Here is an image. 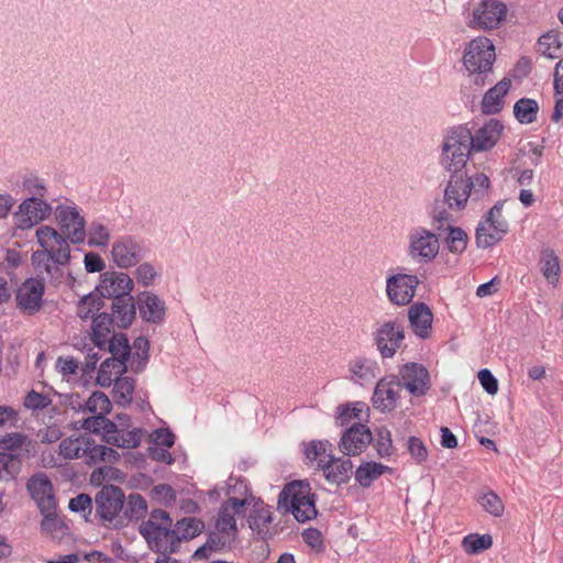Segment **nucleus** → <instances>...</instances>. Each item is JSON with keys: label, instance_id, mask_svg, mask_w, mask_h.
<instances>
[{"label": "nucleus", "instance_id": "16", "mask_svg": "<svg viewBox=\"0 0 563 563\" xmlns=\"http://www.w3.org/2000/svg\"><path fill=\"white\" fill-rule=\"evenodd\" d=\"M438 235L424 228H418L410 235L409 254L421 263L432 262L439 253Z\"/></svg>", "mask_w": 563, "mask_h": 563}, {"label": "nucleus", "instance_id": "36", "mask_svg": "<svg viewBox=\"0 0 563 563\" xmlns=\"http://www.w3.org/2000/svg\"><path fill=\"white\" fill-rule=\"evenodd\" d=\"M111 409L112 402L109 397L99 390L93 391L85 404H79V411H88L93 415L107 416Z\"/></svg>", "mask_w": 563, "mask_h": 563}, {"label": "nucleus", "instance_id": "59", "mask_svg": "<svg viewBox=\"0 0 563 563\" xmlns=\"http://www.w3.org/2000/svg\"><path fill=\"white\" fill-rule=\"evenodd\" d=\"M31 261L36 271L43 268L47 274H52V255L49 249L33 252Z\"/></svg>", "mask_w": 563, "mask_h": 563}, {"label": "nucleus", "instance_id": "53", "mask_svg": "<svg viewBox=\"0 0 563 563\" xmlns=\"http://www.w3.org/2000/svg\"><path fill=\"white\" fill-rule=\"evenodd\" d=\"M332 444L328 440H312L305 448V456L309 461H316L318 456L331 453Z\"/></svg>", "mask_w": 563, "mask_h": 563}, {"label": "nucleus", "instance_id": "58", "mask_svg": "<svg viewBox=\"0 0 563 563\" xmlns=\"http://www.w3.org/2000/svg\"><path fill=\"white\" fill-rule=\"evenodd\" d=\"M152 497L162 500L165 506H170L176 500V492L168 484L155 485L151 490Z\"/></svg>", "mask_w": 563, "mask_h": 563}, {"label": "nucleus", "instance_id": "21", "mask_svg": "<svg viewBox=\"0 0 563 563\" xmlns=\"http://www.w3.org/2000/svg\"><path fill=\"white\" fill-rule=\"evenodd\" d=\"M318 467L322 470L329 483L340 486L350 481L353 463L350 459L335 457L332 453H329L327 460L318 462Z\"/></svg>", "mask_w": 563, "mask_h": 563}, {"label": "nucleus", "instance_id": "61", "mask_svg": "<svg viewBox=\"0 0 563 563\" xmlns=\"http://www.w3.org/2000/svg\"><path fill=\"white\" fill-rule=\"evenodd\" d=\"M20 455L14 453L0 452V468L15 476L20 468Z\"/></svg>", "mask_w": 563, "mask_h": 563}, {"label": "nucleus", "instance_id": "38", "mask_svg": "<svg viewBox=\"0 0 563 563\" xmlns=\"http://www.w3.org/2000/svg\"><path fill=\"white\" fill-rule=\"evenodd\" d=\"M351 373L362 382H369L374 379L379 373L377 362L366 358L357 357L350 363Z\"/></svg>", "mask_w": 563, "mask_h": 563}, {"label": "nucleus", "instance_id": "20", "mask_svg": "<svg viewBox=\"0 0 563 563\" xmlns=\"http://www.w3.org/2000/svg\"><path fill=\"white\" fill-rule=\"evenodd\" d=\"M111 255L114 264L120 268L135 266L143 258L141 244L130 235L114 241Z\"/></svg>", "mask_w": 563, "mask_h": 563}, {"label": "nucleus", "instance_id": "34", "mask_svg": "<svg viewBox=\"0 0 563 563\" xmlns=\"http://www.w3.org/2000/svg\"><path fill=\"white\" fill-rule=\"evenodd\" d=\"M206 525L197 517H185L176 521L174 531H178L176 541H189L203 532Z\"/></svg>", "mask_w": 563, "mask_h": 563}, {"label": "nucleus", "instance_id": "64", "mask_svg": "<svg viewBox=\"0 0 563 563\" xmlns=\"http://www.w3.org/2000/svg\"><path fill=\"white\" fill-rule=\"evenodd\" d=\"M68 508L73 512H84L88 510V514H90L92 510V499L88 494H78L69 500Z\"/></svg>", "mask_w": 563, "mask_h": 563}, {"label": "nucleus", "instance_id": "28", "mask_svg": "<svg viewBox=\"0 0 563 563\" xmlns=\"http://www.w3.org/2000/svg\"><path fill=\"white\" fill-rule=\"evenodd\" d=\"M173 520L169 514L163 509H153L150 512V519L143 521L139 527L140 534L146 540L147 544L154 543L156 547V540H158L155 534L157 531L154 529L155 527H169L172 528Z\"/></svg>", "mask_w": 563, "mask_h": 563}, {"label": "nucleus", "instance_id": "5", "mask_svg": "<svg viewBox=\"0 0 563 563\" xmlns=\"http://www.w3.org/2000/svg\"><path fill=\"white\" fill-rule=\"evenodd\" d=\"M505 200H498L487 212L486 223H488L492 231L479 222L476 232L475 241L479 249H488L500 242L504 235L508 232V222L501 218V210Z\"/></svg>", "mask_w": 563, "mask_h": 563}, {"label": "nucleus", "instance_id": "35", "mask_svg": "<svg viewBox=\"0 0 563 563\" xmlns=\"http://www.w3.org/2000/svg\"><path fill=\"white\" fill-rule=\"evenodd\" d=\"M541 272L545 279L555 285L559 280V275L561 272L560 260L556 256L554 250L550 247H545L541 250L540 257Z\"/></svg>", "mask_w": 563, "mask_h": 563}, {"label": "nucleus", "instance_id": "57", "mask_svg": "<svg viewBox=\"0 0 563 563\" xmlns=\"http://www.w3.org/2000/svg\"><path fill=\"white\" fill-rule=\"evenodd\" d=\"M113 325H115V319L111 313L103 311L92 317L91 331L99 330V332L110 334Z\"/></svg>", "mask_w": 563, "mask_h": 563}, {"label": "nucleus", "instance_id": "37", "mask_svg": "<svg viewBox=\"0 0 563 563\" xmlns=\"http://www.w3.org/2000/svg\"><path fill=\"white\" fill-rule=\"evenodd\" d=\"M374 440L372 441L378 457H389L395 453V446L391 439V432L386 426H380L374 430Z\"/></svg>", "mask_w": 563, "mask_h": 563}, {"label": "nucleus", "instance_id": "56", "mask_svg": "<svg viewBox=\"0 0 563 563\" xmlns=\"http://www.w3.org/2000/svg\"><path fill=\"white\" fill-rule=\"evenodd\" d=\"M52 404V399L48 395L31 390L24 398V407L32 410H42L47 408Z\"/></svg>", "mask_w": 563, "mask_h": 563}, {"label": "nucleus", "instance_id": "51", "mask_svg": "<svg viewBox=\"0 0 563 563\" xmlns=\"http://www.w3.org/2000/svg\"><path fill=\"white\" fill-rule=\"evenodd\" d=\"M110 234L106 225L93 221L89 229L88 244L90 246H106L109 243Z\"/></svg>", "mask_w": 563, "mask_h": 563}, {"label": "nucleus", "instance_id": "19", "mask_svg": "<svg viewBox=\"0 0 563 563\" xmlns=\"http://www.w3.org/2000/svg\"><path fill=\"white\" fill-rule=\"evenodd\" d=\"M26 489L40 510H49L56 506L54 488L45 473H36L26 482Z\"/></svg>", "mask_w": 563, "mask_h": 563}, {"label": "nucleus", "instance_id": "22", "mask_svg": "<svg viewBox=\"0 0 563 563\" xmlns=\"http://www.w3.org/2000/svg\"><path fill=\"white\" fill-rule=\"evenodd\" d=\"M136 306L141 318L148 323L161 324L165 321L166 305L156 294L141 291L137 295Z\"/></svg>", "mask_w": 563, "mask_h": 563}, {"label": "nucleus", "instance_id": "44", "mask_svg": "<svg viewBox=\"0 0 563 563\" xmlns=\"http://www.w3.org/2000/svg\"><path fill=\"white\" fill-rule=\"evenodd\" d=\"M462 545L466 553L478 554L488 550L493 545V538L488 533H471L464 537Z\"/></svg>", "mask_w": 563, "mask_h": 563}, {"label": "nucleus", "instance_id": "47", "mask_svg": "<svg viewBox=\"0 0 563 563\" xmlns=\"http://www.w3.org/2000/svg\"><path fill=\"white\" fill-rule=\"evenodd\" d=\"M478 501L485 511L495 517H500L504 514V503L500 497L493 490L483 493L479 496Z\"/></svg>", "mask_w": 563, "mask_h": 563}, {"label": "nucleus", "instance_id": "4", "mask_svg": "<svg viewBox=\"0 0 563 563\" xmlns=\"http://www.w3.org/2000/svg\"><path fill=\"white\" fill-rule=\"evenodd\" d=\"M495 59V47L488 37L478 36L468 43L463 55V64L473 77L475 86H485L488 76L493 73Z\"/></svg>", "mask_w": 563, "mask_h": 563}, {"label": "nucleus", "instance_id": "39", "mask_svg": "<svg viewBox=\"0 0 563 563\" xmlns=\"http://www.w3.org/2000/svg\"><path fill=\"white\" fill-rule=\"evenodd\" d=\"M539 104L534 99L521 98L514 106V115L521 124H530L537 120Z\"/></svg>", "mask_w": 563, "mask_h": 563}, {"label": "nucleus", "instance_id": "25", "mask_svg": "<svg viewBox=\"0 0 563 563\" xmlns=\"http://www.w3.org/2000/svg\"><path fill=\"white\" fill-rule=\"evenodd\" d=\"M409 323L421 339H428L431 335L433 313L424 302H416L408 309Z\"/></svg>", "mask_w": 563, "mask_h": 563}, {"label": "nucleus", "instance_id": "29", "mask_svg": "<svg viewBox=\"0 0 563 563\" xmlns=\"http://www.w3.org/2000/svg\"><path fill=\"white\" fill-rule=\"evenodd\" d=\"M272 520L273 515L269 508L256 503L249 515L247 523L252 531L256 532L261 539L266 540L272 537L268 528Z\"/></svg>", "mask_w": 563, "mask_h": 563}, {"label": "nucleus", "instance_id": "33", "mask_svg": "<svg viewBox=\"0 0 563 563\" xmlns=\"http://www.w3.org/2000/svg\"><path fill=\"white\" fill-rule=\"evenodd\" d=\"M113 372L117 376L124 375L128 372V363L117 356L106 358L99 367L97 384L103 388L110 387L114 382V378H112Z\"/></svg>", "mask_w": 563, "mask_h": 563}, {"label": "nucleus", "instance_id": "31", "mask_svg": "<svg viewBox=\"0 0 563 563\" xmlns=\"http://www.w3.org/2000/svg\"><path fill=\"white\" fill-rule=\"evenodd\" d=\"M43 516L41 530L49 534L53 539L62 540L69 534V527L57 515V505L49 510H40Z\"/></svg>", "mask_w": 563, "mask_h": 563}, {"label": "nucleus", "instance_id": "50", "mask_svg": "<svg viewBox=\"0 0 563 563\" xmlns=\"http://www.w3.org/2000/svg\"><path fill=\"white\" fill-rule=\"evenodd\" d=\"M29 438L22 432L7 433L0 439V449L7 453H13L15 450L22 448Z\"/></svg>", "mask_w": 563, "mask_h": 563}, {"label": "nucleus", "instance_id": "60", "mask_svg": "<svg viewBox=\"0 0 563 563\" xmlns=\"http://www.w3.org/2000/svg\"><path fill=\"white\" fill-rule=\"evenodd\" d=\"M106 478L120 479L122 478L120 470L112 466H101L91 473V483L101 485Z\"/></svg>", "mask_w": 563, "mask_h": 563}, {"label": "nucleus", "instance_id": "32", "mask_svg": "<svg viewBox=\"0 0 563 563\" xmlns=\"http://www.w3.org/2000/svg\"><path fill=\"white\" fill-rule=\"evenodd\" d=\"M113 384V399L121 408H129L133 401L136 380L130 376H117Z\"/></svg>", "mask_w": 563, "mask_h": 563}, {"label": "nucleus", "instance_id": "17", "mask_svg": "<svg viewBox=\"0 0 563 563\" xmlns=\"http://www.w3.org/2000/svg\"><path fill=\"white\" fill-rule=\"evenodd\" d=\"M133 288L134 282L126 273L107 271L100 274L96 291L109 299L114 296H119L120 294L131 295Z\"/></svg>", "mask_w": 563, "mask_h": 563}, {"label": "nucleus", "instance_id": "62", "mask_svg": "<svg viewBox=\"0 0 563 563\" xmlns=\"http://www.w3.org/2000/svg\"><path fill=\"white\" fill-rule=\"evenodd\" d=\"M136 279L144 287H148L153 284L157 273L151 263H142L135 271Z\"/></svg>", "mask_w": 563, "mask_h": 563}, {"label": "nucleus", "instance_id": "52", "mask_svg": "<svg viewBox=\"0 0 563 563\" xmlns=\"http://www.w3.org/2000/svg\"><path fill=\"white\" fill-rule=\"evenodd\" d=\"M80 448V440L76 438H66L59 443V453L66 460H75L84 456Z\"/></svg>", "mask_w": 563, "mask_h": 563}, {"label": "nucleus", "instance_id": "48", "mask_svg": "<svg viewBox=\"0 0 563 563\" xmlns=\"http://www.w3.org/2000/svg\"><path fill=\"white\" fill-rule=\"evenodd\" d=\"M407 451L417 464H423L429 459V451L422 439L411 435L407 440Z\"/></svg>", "mask_w": 563, "mask_h": 563}, {"label": "nucleus", "instance_id": "9", "mask_svg": "<svg viewBox=\"0 0 563 563\" xmlns=\"http://www.w3.org/2000/svg\"><path fill=\"white\" fill-rule=\"evenodd\" d=\"M401 388H406L410 395L424 396L431 388L430 374L427 367L417 362H409L399 367L397 375Z\"/></svg>", "mask_w": 563, "mask_h": 563}, {"label": "nucleus", "instance_id": "1", "mask_svg": "<svg viewBox=\"0 0 563 563\" xmlns=\"http://www.w3.org/2000/svg\"><path fill=\"white\" fill-rule=\"evenodd\" d=\"M490 179L484 173L450 175L444 189V202L452 210H463L467 200L479 201L488 196Z\"/></svg>", "mask_w": 563, "mask_h": 563}, {"label": "nucleus", "instance_id": "26", "mask_svg": "<svg viewBox=\"0 0 563 563\" xmlns=\"http://www.w3.org/2000/svg\"><path fill=\"white\" fill-rule=\"evenodd\" d=\"M511 87L509 78H503L494 87L489 88L483 96L481 102L482 113L490 115L499 113L505 104V96Z\"/></svg>", "mask_w": 563, "mask_h": 563}, {"label": "nucleus", "instance_id": "8", "mask_svg": "<svg viewBox=\"0 0 563 563\" xmlns=\"http://www.w3.org/2000/svg\"><path fill=\"white\" fill-rule=\"evenodd\" d=\"M401 383L395 374L382 377L375 386L372 405L382 413L391 412L397 408L400 398Z\"/></svg>", "mask_w": 563, "mask_h": 563}, {"label": "nucleus", "instance_id": "14", "mask_svg": "<svg viewBox=\"0 0 563 563\" xmlns=\"http://www.w3.org/2000/svg\"><path fill=\"white\" fill-rule=\"evenodd\" d=\"M404 339V328L395 320L384 322L374 334L375 344L383 358L393 357Z\"/></svg>", "mask_w": 563, "mask_h": 563}, {"label": "nucleus", "instance_id": "6", "mask_svg": "<svg viewBox=\"0 0 563 563\" xmlns=\"http://www.w3.org/2000/svg\"><path fill=\"white\" fill-rule=\"evenodd\" d=\"M419 284L417 275L393 274L386 279L387 298L395 306H407L412 301Z\"/></svg>", "mask_w": 563, "mask_h": 563}, {"label": "nucleus", "instance_id": "46", "mask_svg": "<svg viewBox=\"0 0 563 563\" xmlns=\"http://www.w3.org/2000/svg\"><path fill=\"white\" fill-rule=\"evenodd\" d=\"M378 472L376 462H363L355 471V481L363 488H368L374 481L380 477Z\"/></svg>", "mask_w": 563, "mask_h": 563}, {"label": "nucleus", "instance_id": "54", "mask_svg": "<svg viewBox=\"0 0 563 563\" xmlns=\"http://www.w3.org/2000/svg\"><path fill=\"white\" fill-rule=\"evenodd\" d=\"M37 243L44 249H48L49 241L54 240L56 244L64 243V235L58 233L49 225H42L36 230Z\"/></svg>", "mask_w": 563, "mask_h": 563}, {"label": "nucleus", "instance_id": "23", "mask_svg": "<svg viewBox=\"0 0 563 563\" xmlns=\"http://www.w3.org/2000/svg\"><path fill=\"white\" fill-rule=\"evenodd\" d=\"M111 316L115 319V325L120 329H128L131 327L136 316V302L132 295L120 294L110 298Z\"/></svg>", "mask_w": 563, "mask_h": 563}, {"label": "nucleus", "instance_id": "3", "mask_svg": "<svg viewBox=\"0 0 563 563\" xmlns=\"http://www.w3.org/2000/svg\"><path fill=\"white\" fill-rule=\"evenodd\" d=\"M316 501L317 496L308 482L292 481L284 486L277 504L278 509L292 514L298 522L303 523L317 517Z\"/></svg>", "mask_w": 563, "mask_h": 563}, {"label": "nucleus", "instance_id": "7", "mask_svg": "<svg viewBox=\"0 0 563 563\" xmlns=\"http://www.w3.org/2000/svg\"><path fill=\"white\" fill-rule=\"evenodd\" d=\"M52 213V206L44 199L31 196L19 205V210L13 218L21 230H29L38 224Z\"/></svg>", "mask_w": 563, "mask_h": 563}, {"label": "nucleus", "instance_id": "55", "mask_svg": "<svg viewBox=\"0 0 563 563\" xmlns=\"http://www.w3.org/2000/svg\"><path fill=\"white\" fill-rule=\"evenodd\" d=\"M121 432L122 429L119 423L108 419L107 416H103V422L101 424V437L103 442L114 446V444H118V437Z\"/></svg>", "mask_w": 563, "mask_h": 563}, {"label": "nucleus", "instance_id": "2", "mask_svg": "<svg viewBox=\"0 0 563 563\" xmlns=\"http://www.w3.org/2000/svg\"><path fill=\"white\" fill-rule=\"evenodd\" d=\"M472 153V130L466 124L446 130L441 144L440 164L450 175L463 172Z\"/></svg>", "mask_w": 563, "mask_h": 563}, {"label": "nucleus", "instance_id": "12", "mask_svg": "<svg viewBox=\"0 0 563 563\" xmlns=\"http://www.w3.org/2000/svg\"><path fill=\"white\" fill-rule=\"evenodd\" d=\"M507 7L499 0H482L473 10L471 27L485 31L496 29L505 19Z\"/></svg>", "mask_w": 563, "mask_h": 563}, {"label": "nucleus", "instance_id": "40", "mask_svg": "<svg viewBox=\"0 0 563 563\" xmlns=\"http://www.w3.org/2000/svg\"><path fill=\"white\" fill-rule=\"evenodd\" d=\"M364 409L368 417L369 408L364 402H355L352 407L350 404L340 405L336 408L335 423L340 427H347L354 419L361 422V413Z\"/></svg>", "mask_w": 563, "mask_h": 563}, {"label": "nucleus", "instance_id": "24", "mask_svg": "<svg viewBox=\"0 0 563 563\" xmlns=\"http://www.w3.org/2000/svg\"><path fill=\"white\" fill-rule=\"evenodd\" d=\"M234 540L227 534L214 529H209L206 533V542L199 547L192 554L196 561L208 560L211 553H223L232 549Z\"/></svg>", "mask_w": 563, "mask_h": 563}, {"label": "nucleus", "instance_id": "15", "mask_svg": "<svg viewBox=\"0 0 563 563\" xmlns=\"http://www.w3.org/2000/svg\"><path fill=\"white\" fill-rule=\"evenodd\" d=\"M45 286L43 278H27L16 290L15 301L20 310L34 314L43 306Z\"/></svg>", "mask_w": 563, "mask_h": 563}, {"label": "nucleus", "instance_id": "18", "mask_svg": "<svg viewBox=\"0 0 563 563\" xmlns=\"http://www.w3.org/2000/svg\"><path fill=\"white\" fill-rule=\"evenodd\" d=\"M505 125L496 118L487 120L482 126L472 132L473 152H488L496 146L504 134Z\"/></svg>", "mask_w": 563, "mask_h": 563}, {"label": "nucleus", "instance_id": "41", "mask_svg": "<svg viewBox=\"0 0 563 563\" xmlns=\"http://www.w3.org/2000/svg\"><path fill=\"white\" fill-rule=\"evenodd\" d=\"M448 234L444 238V244L449 252L461 255L467 247L468 235L460 227L448 225Z\"/></svg>", "mask_w": 563, "mask_h": 563}, {"label": "nucleus", "instance_id": "42", "mask_svg": "<svg viewBox=\"0 0 563 563\" xmlns=\"http://www.w3.org/2000/svg\"><path fill=\"white\" fill-rule=\"evenodd\" d=\"M214 530L227 534L235 540L238 536V525L234 515L229 511L228 503H223L218 512V519L214 523Z\"/></svg>", "mask_w": 563, "mask_h": 563}, {"label": "nucleus", "instance_id": "10", "mask_svg": "<svg viewBox=\"0 0 563 563\" xmlns=\"http://www.w3.org/2000/svg\"><path fill=\"white\" fill-rule=\"evenodd\" d=\"M125 495L119 486L104 485L95 497L96 511L102 521L111 522L120 517Z\"/></svg>", "mask_w": 563, "mask_h": 563}, {"label": "nucleus", "instance_id": "11", "mask_svg": "<svg viewBox=\"0 0 563 563\" xmlns=\"http://www.w3.org/2000/svg\"><path fill=\"white\" fill-rule=\"evenodd\" d=\"M56 222L71 243H82L86 238V220L76 207L59 205L55 211Z\"/></svg>", "mask_w": 563, "mask_h": 563}, {"label": "nucleus", "instance_id": "63", "mask_svg": "<svg viewBox=\"0 0 563 563\" xmlns=\"http://www.w3.org/2000/svg\"><path fill=\"white\" fill-rule=\"evenodd\" d=\"M478 380L484 390L489 395H495L498 391V380L488 368H483L478 372Z\"/></svg>", "mask_w": 563, "mask_h": 563}, {"label": "nucleus", "instance_id": "27", "mask_svg": "<svg viewBox=\"0 0 563 563\" xmlns=\"http://www.w3.org/2000/svg\"><path fill=\"white\" fill-rule=\"evenodd\" d=\"M122 515L118 517L114 528L120 529L128 526L129 522L143 519L147 514V503L145 498L137 494L132 493L128 496L126 505H123L121 510Z\"/></svg>", "mask_w": 563, "mask_h": 563}, {"label": "nucleus", "instance_id": "43", "mask_svg": "<svg viewBox=\"0 0 563 563\" xmlns=\"http://www.w3.org/2000/svg\"><path fill=\"white\" fill-rule=\"evenodd\" d=\"M108 351L111 353L112 357L117 356L119 360L128 363L131 357V346L128 335L123 332L113 333L109 340Z\"/></svg>", "mask_w": 563, "mask_h": 563}, {"label": "nucleus", "instance_id": "30", "mask_svg": "<svg viewBox=\"0 0 563 563\" xmlns=\"http://www.w3.org/2000/svg\"><path fill=\"white\" fill-rule=\"evenodd\" d=\"M157 531V534L155 537L158 538L156 540V547L154 543L147 544L148 548L155 552L161 554H175L178 552L179 543L181 541H176L177 538L180 536L178 534V531H174V529L169 527H155L154 528Z\"/></svg>", "mask_w": 563, "mask_h": 563}, {"label": "nucleus", "instance_id": "45", "mask_svg": "<svg viewBox=\"0 0 563 563\" xmlns=\"http://www.w3.org/2000/svg\"><path fill=\"white\" fill-rule=\"evenodd\" d=\"M539 52L550 59L560 57L562 42L555 33L549 32L543 34L538 41Z\"/></svg>", "mask_w": 563, "mask_h": 563}, {"label": "nucleus", "instance_id": "13", "mask_svg": "<svg viewBox=\"0 0 563 563\" xmlns=\"http://www.w3.org/2000/svg\"><path fill=\"white\" fill-rule=\"evenodd\" d=\"M373 440V432L365 423L354 422L343 431L339 449L346 456H356L363 453Z\"/></svg>", "mask_w": 563, "mask_h": 563}, {"label": "nucleus", "instance_id": "49", "mask_svg": "<svg viewBox=\"0 0 563 563\" xmlns=\"http://www.w3.org/2000/svg\"><path fill=\"white\" fill-rule=\"evenodd\" d=\"M144 433L145 430L143 428H134L132 430L128 429L119 434L118 444H114V446L122 449H135L141 444Z\"/></svg>", "mask_w": 563, "mask_h": 563}]
</instances>
